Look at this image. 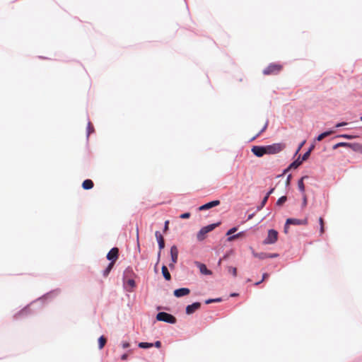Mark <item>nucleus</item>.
<instances>
[{
    "label": "nucleus",
    "instance_id": "15",
    "mask_svg": "<svg viewBox=\"0 0 362 362\" xmlns=\"http://www.w3.org/2000/svg\"><path fill=\"white\" fill-rule=\"evenodd\" d=\"M93 182L91 180H86L82 183V187L84 189H90L93 187Z\"/></svg>",
    "mask_w": 362,
    "mask_h": 362
},
{
    "label": "nucleus",
    "instance_id": "37",
    "mask_svg": "<svg viewBox=\"0 0 362 362\" xmlns=\"http://www.w3.org/2000/svg\"><path fill=\"white\" fill-rule=\"evenodd\" d=\"M237 230V228H232L231 229H230L226 235H230L231 234H233V233H235V231Z\"/></svg>",
    "mask_w": 362,
    "mask_h": 362
},
{
    "label": "nucleus",
    "instance_id": "51",
    "mask_svg": "<svg viewBox=\"0 0 362 362\" xmlns=\"http://www.w3.org/2000/svg\"><path fill=\"white\" fill-rule=\"evenodd\" d=\"M277 257L276 254H269V258L276 257Z\"/></svg>",
    "mask_w": 362,
    "mask_h": 362
},
{
    "label": "nucleus",
    "instance_id": "48",
    "mask_svg": "<svg viewBox=\"0 0 362 362\" xmlns=\"http://www.w3.org/2000/svg\"><path fill=\"white\" fill-rule=\"evenodd\" d=\"M291 178V175H290L288 176L287 180H286V185H289Z\"/></svg>",
    "mask_w": 362,
    "mask_h": 362
},
{
    "label": "nucleus",
    "instance_id": "1",
    "mask_svg": "<svg viewBox=\"0 0 362 362\" xmlns=\"http://www.w3.org/2000/svg\"><path fill=\"white\" fill-rule=\"evenodd\" d=\"M156 320L170 324H175L176 322V318L173 315L165 312L158 313L156 315Z\"/></svg>",
    "mask_w": 362,
    "mask_h": 362
},
{
    "label": "nucleus",
    "instance_id": "18",
    "mask_svg": "<svg viewBox=\"0 0 362 362\" xmlns=\"http://www.w3.org/2000/svg\"><path fill=\"white\" fill-rule=\"evenodd\" d=\"M305 178H308V176H303L302 177L298 182V189L299 190L303 193L304 194L305 193V185H304V182H303V180Z\"/></svg>",
    "mask_w": 362,
    "mask_h": 362
},
{
    "label": "nucleus",
    "instance_id": "46",
    "mask_svg": "<svg viewBox=\"0 0 362 362\" xmlns=\"http://www.w3.org/2000/svg\"><path fill=\"white\" fill-rule=\"evenodd\" d=\"M127 357H128V355L127 354H123L122 356H121V359L124 361V360H127Z\"/></svg>",
    "mask_w": 362,
    "mask_h": 362
},
{
    "label": "nucleus",
    "instance_id": "33",
    "mask_svg": "<svg viewBox=\"0 0 362 362\" xmlns=\"http://www.w3.org/2000/svg\"><path fill=\"white\" fill-rule=\"evenodd\" d=\"M127 285L133 288L135 286L136 284L134 279H129L127 281Z\"/></svg>",
    "mask_w": 362,
    "mask_h": 362
},
{
    "label": "nucleus",
    "instance_id": "53",
    "mask_svg": "<svg viewBox=\"0 0 362 362\" xmlns=\"http://www.w3.org/2000/svg\"><path fill=\"white\" fill-rule=\"evenodd\" d=\"M313 148H314V146H312L310 148V149H309V150H310V152L312 151V150L313 149Z\"/></svg>",
    "mask_w": 362,
    "mask_h": 362
},
{
    "label": "nucleus",
    "instance_id": "44",
    "mask_svg": "<svg viewBox=\"0 0 362 362\" xmlns=\"http://www.w3.org/2000/svg\"><path fill=\"white\" fill-rule=\"evenodd\" d=\"M156 348H160L161 346V342L160 341H156L153 344Z\"/></svg>",
    "mask_w": 362,
    "mask_h": 362
},
{
    "label": "nucleus",
    "instance_id": "22",
    "mask_svg": "<svg viewBox=\"0 0 362 362\" xmlns=\"http://www.w3.org/2000/svg\"><path fill=\"white\" fill-rule=\"evenodd\" d=\"M252 254H253L254 257L261 259L269 258V254L265 253V252H261V253L253 252Z\"/></svg>",
    "mask_w": 362,
    "mask_h": 362
},
{
    "label": "nucleus",
    "instance_id": "40",
    "mask_svg": "<svg viewBox=\"0 0 362 362\" xmlns=\"http://www.w3.org/2000/svg\"><path fill=\"white\" fill-rule=\"evenodd\" d=\"M122 347H123L124 349L129 348V346H130L129 343V342H127V341H124V342H122Z\"/></svg>",
    "mask_w": 362,
    "mask_h": 362
},
{
    "label": "nucleus",
    "instance_id": "19",
    "mask_svg": "<svg viewBox=\"0 0 362 362\" xmlns=\"http://www.w3.org/2000/svg\"><path fill=\"white\" fill-rule=\"evenodd\" d=\"M219 223H213L205 227H203V230L205 233H208L209 232L213 230L216 226H218Z\"/></svg>",
    "mask_w": 362,
    "mask_h": 362
},
{
    "label": "nucleus",
    "instance_id": "38",
    "mask_svg": "<svg viewBox=\"0 0 362 362\" xmlns=\"http://www.w3.org/2000/svg\"><path fill=\"white\" fill-rule=\"evenodd\" d=\"M267 125H268V122H265V124H264V126H263L262 129L259 131V134H258L257 135H259V134H260L262 132H264V131L266 130V129L267 128Z\"/></svg>",
    "mask_w": 362,
    "mask_h": 362
},
{
    "label": "nucleus",
    "instance_id": "16",
    "mask_svg": "<svg viewBox=\"0 0 362 362\" xmlns=\"http://www.w3.org/2000/svg\"><path fill=\"white\" fill-rule=\"evenodd\" d=\"M302 160H300L299 158H298L296 160L293 161L290 164L288 168L285 170L284 173H286L288 170H289L291 168H297L300 165H301Z\"/></svg>",
    "mask_w": 362,
    "mask_h": 362
},
{
    "label": "nucleus",
    "instance_id": "8",
    "mask_svg": "<svg viewBox=\"0 0 362 362\" xmlns=\"http://www.w3.org/2000/svg\"><path fill=\"white\" fill-rule=\"evenodd\" d=\"M156 238L157 239L158 247H159V252H158V257H160V251L165 247V241L163 235L160 234L159 231H156L155 233Z\"/></svg>",
    "mask_w": 362,
    "mask_h": 362
},
{
    "label": "nucleus",
    "instance_id": "43",
    "mask_svg": "<svg viewBox=\"0 0 362 362\" xmlns=\"http://www.w3.org/2000/svg\"><path fill=\"white\" fill-rule=\"evenodd\" d=\"M88 136L90 133V130H92V131L93 130V127H92V125L90 122L88 124Z\"/></svg>",
    "mask_w": 362,
    "mask_h": 362
},
{
    "label": "nucleus",
    "instance_id": "24",
    "mask_svg": "<svg viewBox=\"0 0 362 362\" xmlns=\"http://www.w3.org/2000/svg\"><path fill=\"white\" fill-rule=\"evenodd\" d=\"M206 234L207 233L204 231L203 228H202L197 235V240L199 241L204 240Z\"/></svg>",
    "mask_w": 362,
    "mask_h": 362
},
{
    "label": "nucleus",
    "instance_id": "54",
    "mask_svg": "<svg viewBox=\"0 0 362 362\" xmlns=\"http://www.w3.org/2000/svg\"><path fill=\"white\" fill-rule=\"evenodd\" d=\"M361 120L362 121V116L361 117Z\"/></svg>",
    "mask_w": 362,
    "mask_h": 362
},
{
    "label": "nucleus",
    "instance_id": "14",
    "mask_svg": "<svg viewBox=\"0 0 362 362\" xmlns=\"http://www.w3.org/2000/svg\"><path fill=\"white\" fill-rule=\"evenodd\" d=\"M341 146H343V147H353V148L354 150H356V148H355V146H358L357 144H351L350 143H346V142H340V143H338L335 145L333 146L332 148L333 149H337V148L339 147H341Z\"/></svg>",
    "mask_w": 362,
    "mask_h": 362
},
{
    "label": "nucleus",
    "instance_id": "5",
    "mask_svg": "<svg viewBox=\"0 0 362 362\" xmlns=\"http://www.w3.org/2000/svg\"><path fill=\"white\" fill-rule=\"evenodd\" d=\"M282 149L283 146L281 144H274L265 146L266 154H275L280 152Z\"/></svg>",
    "mask_w": 362,
    "mask_h": 362
},
{
    "label": "nucleus",
    "instance_id": "52",
    "mask_svg": "<svg viewBox=\"0 0 362 362\" xmlns=\"http://www.w3.org/2000/svg\"><path fill=\"white\" fill-rule=\"evenodd\" d=\"M238 293H232V294L230 295V296H238Z\"/></svg>",
    "mask_w": 362,
    "mask_h": 362
},
{
    "label": "nucleus",
    "instance_id": "13",
    "mask_svg": "<svg viewBox=\"0 0 362 362\" xmlns=\"http://www.w3.org/2000/svg\"><path fill=\"white\" fill-rule=\"evenodd\" d=\"M190 290L187 288H181L174 291V295L177 298H180L189 294Z\"/></svg>",
    "mask_w": 362,
    "mask_h": 362
},
{
    "label": "nucleus",
    "instance_id": "32",
    "mask_svg": "<svg viewBox=\"0 0 362 362\" xmlns=\"http://www.w3.org/2000/svg\"><path fill=\"white\" fill-rule=\"evenodd\" d=\"M221 298H212V299H208L205 301V303L206 304H209V303H218V302H221Z\"/></svg>",
    "mask_w": 362,
    "mask_h": 362
},
{
    "label": "nucleus",
    "instance_id": "17",
    "mask_svg": "<svg viewBox=\"0 0 362 362\" xmlns=\"http://www.w3.org/2000/svg\"><path fill=\"white\" fill-rule=\"evenodd\" d=\"M161 270H162V274H163L164 278L167 281H170L171 279V276H170V272H168L167 267L163 265L161 268Z\"/></svg>",
    "mask_w": 362,
    "mask_h": 362
},
{
    "label": "nucleus",
    "instance_id": "12",
    "mask_svg": "<svg viewBox=\"0 0 362 362\" xmlns=\"http://www.w3.org/2000/svg\"><path fill=\"white\" fill-rule=\"evenodd\" d=\"M220 201L219 200H214V201H212V202H210L209 203H206L201 206H199V211H204V210H207V209H209L211 208H213L214 206H217L220 204Z\"/></svg>",
    "mask_w": 362,
    "mask_h": 362
},
{
    "label": "nucleus",
    "instance_id": "11",
    "mask_svg": "<svg viewBox=\"0 0 362 362\" xmlns=\"http://www.w3.org/2000/svg\"><path fill=\"white\" fill-rule=\"evenodd\" d=\"M201 307V303L196 302L192 303V305H189L186 307V313L187 315H191L194 313L195 311L199 310Z\"/></svg>",
    "mask_w": 362,
    "mask_h": 362
},
{
    "label": "nucleus",
    "instance_id": "25",
    "mask_svg": "<svg viewBox=\"0 0 362 362\" xmlns=\"http://www.w3.org/2000/svg\"><path fill=\"white\" fill-rule=\"evenodd\" d=\"M114 266L113 262H110L103 272V276H107Z\"/></svg>",
    "mask_w": 362,
    "mask_h": 362
},
{
    "label": "nucleus",
    "instance_id": "29",
    "mask_svg": "<svg viewBox=\"0 0 362 362\" xmlns=\"http://www.w3.org/2000/svg\"><path fill=\"white\" fill-rule=\"evenodd\" d=\"M337 137H341V138H344V139H353L355 138H358V136H356V135L341 134V135L337 136Z\"/></svg>",
    "mask_w": 362,
    "mask_h": 362
},
{
    "label": "nucleus",
    "instance_id": "2",
    "mask_svg": "<svg viewBox=\"0 0 362 362\" xmlns=\"http://www.w3.org/2000/svg\"><path fill=\"white\" fill-rule=\"evenodd\" d=\"M282 69V66L279 64H271L267 68H265L263 71V74L264 75H270V74H277Z\"/></svg>",
    "mask_w": 362,
    "mask_h": 362
},
{
    "label": "nucleus",
    "instance_id": "47",
    "mask_svg": "<svg viewBox=\"0 0 362 362\" xmlns=\"http://www.w3.org/2000/svg\"><path fill=\"white\" fill-rule=\"evenodd\" d=\"M136 240L139 243V228L136 227Z\"/></svg>",
    "mask_w": 362,
    "mask_h": 362
},
{
    "label": "nucleus",
    "instance_id": "41",
    "mask_svg": "<svg viewBox=\"0 0 362 362\" xmlns=\"http://www.w3.org/2000/svg\"><path fill=\"white\" fill-rule=\"evenodd\" d=\"M268 197L267 196H265L263 199V200L262 201V207L264 206L265 205V204L267 203V200H268Z\"/></svg>",
    "mask_w": 362,
    "mask_h": 362
},
{
    "label": "nucleus",
    "instance_id": "23",
    "mask_svg": "<svg viewBox=\"0 0 362 362\" xmlns=\"http://www.w3.org/2000/svg\"><path fill=\"white\" fill-rule=\"evenodd\" d=\"M107 342V339L105 337L103 336H101L99 339H98V348L99 349H102L105 344Z\"/></svg>",
    "mask_w": 362,
    "mask_h": 362
},
{
    "label": "nucleus",
    "instance_id": "34",
    "mask_svg": "<svg viewBox=\"0 0 362 362\" xmlns=\"http://www.w3.org/2000/svg\"><path fill=\"white\" fill-rule=\"evenodd\" d=\"M310 150H308L306 153H304V155L302 157V162L303 160H305L308 158V157L310 156Z\"/></svg>",
    "mask_w": 362,
    "mask_h": 362
},
{
    "label": "nucleus",
    "instance_id": "35",
    "mask_svg": "<svg viewBox=\"0 0 362 362\" xmlns=\"http://www.w3.org/2000/svg\"><path fill=\"white\" fill-rule=\"evenodd\" d=\"M308 203V199L306 194L304 193L303 194V206H305Z\"/></svg>",
    "mask_w": 362,
    "mask_h": 362
},
{
    "label": "nucleus",
    "instance_id": "10",
    "mask_svg": "<svg viewBox=\"0 0 362 362\" xmlns=\"http://www.w3.org/2000/svg\"><path fill=\"white\" fill-rule=\"evenodd\" d=\"M194 264L199 269L201 274H202L204 275H211L212 274L211 271L208 269L206 268V266L204 264L201 263L199 262H195Z\"/></svg>",
    "mask_w": 362,
    "mask_h": 362
},
{
    "label": "nucleus",
    "instance_id": "50",
    "mask_svg": "<svg viewBox=\"0 0 362 362\" xmlns=\"http://www.w3.org/2000/svg\"><path fill=\"white\" fill-rule=\"evenodd\" d=\"M274 190V188L271 189H270V191H269V192H268V193L267 194V195H266V196H267V197H269V195H270L272 193H273Z\"/></svg>",
    "mask_w": 362,
    "mask_h": 362
},
{
    "label": "nucleus",
    "instance_id": "21",
    "mask_svg": "<svg viewBox=\"0 0 362 362\" xmlns=\"http://www.w3.org/2000/svg\"><path fill=\"white\" fill-rule=\"evenodd\" d=\"M332 133H333L332 131H328V132H323V133L320 134V135H318V136L316 138V140L318 141H320L325 137L332 134Z\"/></svg>",
    "mask_w": 362,
    "mask_h": 362
},
{
    "label": "nucleus",
    "instance_id": "28",
    "mask_svg": "<svg viewBox=\"0 0 362 362\" xmlns=\"http://www.w3.org/2000/svg\"><path fill=\"white\" fill-rule=\"evenodd\" d=\"M287 200V197L286 196L281 197L276 202V205L281 206L283 205Z\"/></svg>",
    "mask_w": 362,
    "mask_h": 362
},
{
    "label": "nucleus",
    "instance_id": "27",
    "mask_svg": "<svg viewBox=\"0 0 362 362\" xmlns=\"http://www.w3.org/2000/svg\"><path fill=\"white\" fill-rule=\"evenodd\" d=\"M319 223L320 225V235H322L325 233V223H324V219L322 217H320L319 218Z\"/></svg>",
    "mask_w": 362,
    "mask_h": 362
},
{
    "label": "nucleus",
    "instance_id": "6",
    "mask_svg": "<svg viewBox=\"0 0 362 362\" xmlns=\"http://www.w3.org/2000/svg\"><path fill=\"white\" fill-rule=\"evenodd\" d=\"M170 256L172 262L169 264V267L173 268L178 258V250L175 245L172 246L170 248Z\"/></svg>",
    "mask_w": 362,
    "mask_h": 362
},
{
    "label": "nucleus",
    "instance_id": "20",
    "mask_svg": "<svg viewBox=\"0 0 362 362\" xmlns=\"http://www.w3.org/2000/svg\"><path fill=\"white\" fill-rule=\"evenodd\" d=\"M219 223H213L205 227H203V230L205 233H208L209 232L213 230L216 226H218Z\"/></svg>",
    "mask_w": 362,
    "mask_h": 362
},
{
    "label": "nucleus",
    "instance_id": "42",
    "mask_svg": "<svg viewBox=\"0 0 362 362\" xmlns=\"http://www.w3.org/2000/svg\"><path fill=\"white\" fill-rule=\"evenodd\" d=\"M168 225H169V221H166L165 222L164 232H166L168 230Z\"/></svg>",
    "mask_w": 362,
    "mask_h": 362
},
{
    "label": "nucleus",
    "instance_id": "36",
    "mask_svg": "<svg viewBox=\"0 0 362 362\" xmlns=\"http://www.w3.org/2000/svg\"><path fill=\"white\" fill-rule=\"evenodd\" d=\"M190 217V214L189 213H184V214H182L180 216V218H182V219H185V218H188Z\"/></svg>",
    "mask_w": 362,
    "mask_h": 362
},
{
    "label": "nucleus",
    "instance_id": "45",
    "mask_svg": "<svg viewBox=\"0 0 362 362\" xmlns=\"http://www.w3.org/2000/svg\"><path fill=\"white\" fill-rule=\"evenodd\" d=\"M346 122H341V123H338V124H337L336 127H343V126H344V125H346Z\"/></svg>",
    "mask_w": 362,
    "mask_h": 362
},
{
    "label": "nucleus",
    "instance_id": "4",
    "mask_svg": "<svg viewBox=\"0 0 362 362\" xmlns=\"http://www.w3.org/2000/svg\"><path fill=\"white\" fill-rule=\"evenodd\" d=\"M307 225L308 224V219H297V218H288L286 222V225L284 227V232L286 233H288V225Z\"/></svg>",
    "mask_w": 362,
    "mask_h": 362
},
{
    "label": "nucleus",
    "instance_id": "9",
    "mask_svg": "<svg viewBox=\"0 0 362 362\" xmlns=\"http://www.w3.org/2000/svg\"><path fill=\"white\" fill-rule=\"evenodd\" d=\"M251 151L257 157H262L266 154L265 146H254Z\"/></svg>",
    "mask_w": 362,
    "mask_h": 362
},
{
    "label": "nucleus",
    "instance_id": "30",
    "mask_svg": "<svg viewBox=\"0 0 362 362\" xmlns=\"http://www.w3.org/2000/svg\"><path fill=\"white\" fill-rule=\"evenodd\" d=\"M228 271L229 273L232 274L233 276H237V269L235 267H229Z\"/></svg>",
    "mask_w": 362,
    "mask_h": 362
},
{
    "label": "nucleus",
    "instance_id": "7",
    "mask_svg": "<svg viewBox=\"0 0 362 362\" xmlns=\"http://www.w3.org/2000/svg\"><path fill=\"white\" fill-rule=\"evenodd\" d=\"M119 250L117 247L112 248L107 255V259L115 264V262L118 259Z\"/></svg>",
    "mask_w": 362,
    "mask_h": 362
},
{
    "label": "nucleus",
    "instance_id": "49",
    "mask_svg": "<svg viewBox=\"0 0 362 362\" xmlns=\"http://www.w3.org/2000/svg\"><path fill=\"white\" fill-rule=\"evenodd\" d=\"M305 143V141H303L300 145L299 146L298 150H297V152H298L300 151V149L302 148V146L304 145V144Z\"/></svg>",
    "mask_w": 362,
    "mask_h": 362
},
{
    "label": "nucleus",
    "instance_id": "26",
    "mask_svg": "<svg viewBox=\"0 0 362 362\" xmlns=\"http://www.w3.org/2000/svg\"><path fill=\"white\" fill-rule=\"evenodd\" d=\"M153 346V344L152 343H148V342H140L139 344V347L141 349H148L151 348Z\"/></svg>",
    "mask_w": 362,
    "mask_h": 362
},
{
    "label": "nucleus",
    "instance_id": "3",
    "mask_svg": "<svg viewBox=\"0 0 362 362\" xmlns=\"http://www.w3.org/2000/svg\"><path fill=\"white\" fill-rule=\"evenodd\" d=\"M278 239V232L275 230L271 229L268 231V235L264 240V244H274Z\"/></svg>",
    "mask_w": 362,
    "mask_h": 362
},
{
    "label": "nucleus",
    "instance_id": "39",
    "mask_svg": "<svg viewBox=\"0 0 362 362\" xmlns=\"http://www.w3.org/2000/svg\"><path fill=\"white\" fill-rule=\"evenodd\" d=\"M268 277V274H263V276H262V279L260 281H258L255 284V285H259V284H261L266 278Z\"/></svg>",
    "mask_w": 362,
    "mask_h": 362
},
{
    "label": "nucleus",
    "instance_id": "31",
    "mask_svg": "<svg viewBox=\"0 0 362 362\" xmlns=\"http://www.w3.org/2000/svg\"><path fill=\"white\" fill-rule=\"evenodd\" d=\"M242 235H243V233H239L236 235L230 236L228 238V241L231 242V241L234 240L235 239L238 238L239 237L242 236Z\"/></svg>",
    "mask_w": 362,
    "mask_h": 362
}]
</instances>
